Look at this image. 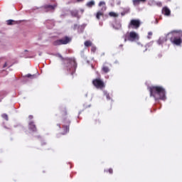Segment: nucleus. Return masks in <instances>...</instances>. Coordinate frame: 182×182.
Returning <instances> with one entry per match:
<instances>
[{
    "label": "nucleus",
    "mask_w": 182,
    "mask_h": 182,
    "mask_svg": "<svg viewBox=\"0 0 182 182\" xmlns=\"http://www.w3.org/2000/svg\"><path fill=\"white\" fill-rule=\"evenodd\" d=\"M150 96L155 100H166V90L161 86H151L149 87Z\"/></svg>",
    "instance_id": "nucleus-1"
},
{
    "label": "nucleus",
    "mask_w": 182,
    "mask_h": 182,
    "mask_svg": "<svg viewBox=\"0 0 182 182\" xmlns=\"http://www.w3.org/2000/svg\"><path fill=\"white\" fill-rule=\"evenodd\" d=\"M9 25H12V23H9Z\"/></svg>",
    "instance_id": "nucleus-38"
},
{
    "label": "nucleus",
    "mask_w": 182,
    "mask_h": 182,
    "mask_svg": "<svg viewBox=\"0 0 182 182\" xmlns=\"http://www.w3.org/2000/svg\"><path fill=\"white\" fill-rule=\"evenodd\" d=\"M102 5H106V3L105 1H100L99 3V6H102Z\"/></svg>",
    "instance_id": "nucleus-30"
},
{
    "label": "nucleus",
    "mask_w": 182,
    "mask_h": 182,
    "mask_svg": "<svg viewBox=\"0 0 182 182\" xmlns=\"http://www.w3.org/2000/svg\"><path fill=\"white\" fill-rule=\"evenodd\" d=\"M128 28L129 29H138V28H140V23H130Z\"/></svg>",
    "instance_id": "nucleus-16"
},
{
    "label": "nucleus",
    "mask_w": 182,
    "mask_h": 182,
    "mask_svg": "<svg viewBox=\"0 0 182 182\" xmlns=\"http://www.w3.org/2000/svg\"><path fill=\"white\" fill-rule=\"evenodd\" d=\"M162 14L165 16H170V15H171V11L170 9H168V7L165 6L162 9Z\"/></svg>",
    "instance_id": "nucleus-11"
},
{
    "label": "nucleus",
    "mask_w": 182,
    "mask_h": 182,
    "mask_svg": "<svg viewBox=\"0 0 182 182\" xmlns=\"http://www.w3.org/2000/svg\"><path fill=\"white\" fill-rule=\"evenodd\" d=\"M132 2L134 6H137V5H140V4H146L147 0H132Z\"/></svg>",
    "instance_id": "nucleus-14"
},
{
    "label": "nucleus",
    "mask_w": 182,
    "mask_h": 182,
    "mask_svg": "<svg viewBox=\"0 0 182 182\" xmlns=\"http://www.w3.org/2000/svg\"><path fill=\"white\" fill-rule=\"evenodd\" d=\"M170 38L171 43L180 46L182 43V31L173 30L168 33L167 35Z\"/></svg>",
    "instance_id": "nucleus-2"
},
{
    "label": "nucleus",
    "mask_w": 182,
    "mask_h": 182,
    "mask_svg": "<svg viewBox=\"0 0 182 182\" xmlns=\"http://www.w3.org/2000/svg\"><path fill=\"white\" fill-rule=\"evenodd\" d=\"M58 6V4H48L46 6V12H53V11H55V9H56V7Z\"/></svg>",
    "instance_id": "nucleus-12"
},
{
    "label": "nucleus",
    "mask_w": 182,
    "mask_h": 182,
    "mask_svg": "<svg viewBox=\"0 0 182 182\" xmlns=\"http://www.w3.org/2000/svg\"><path fill=\"white\" fill-rule=\"evenodd\" d=\"M95 1H88L87 4H86V6L88 7V8H92V6H95Z\"/></svg>",
    "instance_id": "nucleus-19"
},
{
    "label": "nucleus",
    "mask_w": 182,
    "mask_h": 182,
    "mask_svg": "<svg viewBox=\"0 0 182 182\" xmlns=\"http://www.w3.org/2000/svg\"><path fill=\"white\" fill-rule=\"evenodd\" d=\"M129 12H130V9L127 8V9H124V11L123 12L121 13V15L122 16H124V15H126V14H129Z\"/></svg>",
    "instance_id": "nucleus-22"
},
{
    "label": "nucleus",
    "mask_w": 182,
    "mask_h": 182,
    "mask_svg": "<svg viewBox=\"0 0 182 182\" xmlns=\"http://www.w3.org/2000/svg\"><path fill=\"white\" fill-rule=\"evenodd\" d=\"M151 36H153V32L149 31L148 33V36H147L148 39H151Z\"/></svg>",
    "instance_id": "nucleus-26"
},
{
    "label": "nucleus",
    "mask_w": 182,
    "mask_h": 182,
    "mask_svg": "<svg viewBox=\"0 0 182 182\" xmlns=\"http://www.w3.org/2000/svg\"><path fill=\"white\" fill-rule=\"evenodd\" d=\"M112 26H113L114 29L118 30V29H120V28H122V24H120V23H114L112 25Z\"/></svg>",
    "instance_id": "nucleus-20"
},
{
    "label": "nucleus",
    "mask_w": 182,
    "mask_h": 182,
    "mask_svg": "<svg viewBox=\"0 0 182 182\" xmlns=\"http://www.w3.org/2000/svg\"><path fill=\"white\" fill-rule=\"evenodd\" d=\"M140 39L139 34L134 31H131L128 35H125L124 42L129 41V42H137Z\"/></svg>",
    "instance_id": "nucleus-3"
},
{
    "label": "nucleus",
    "mask_w": 182,
    "mask_h": 182,
    "mask_svg": "<svg viewBox=\"0 0 182 182\" xmlns=\"http://www.w3.org/2000/svg\"><path fill=\"white\" fill-rule=\"evenodd\" d=\"M103 16V13L101 12V11H98L96 14V18L97 19H100V16Z\"/></svg>",
    "instance_id": "nucleus-25"
},
{
    "label": "nucleus",
    "mask_w": 182,
    "mask_h": 182,
    "mask_svg": "<svg viewBox=\"0 0 182 182\" xmlns=\"http://www.w3.org/2000/svg\"><path fill=\"white\" fill-rule=\"evenodd\" d=\"M92 85L96 89H105V82L100 78H96L92 80Z\"/></svg>",
    "instance_id": "nucleus-6"
},
{
    "label": "nucleus",
    "mask_w": 182,
    "mask_h": 182,
    "mask_svg": "<svg viewBox=\"0 0 182 182\" xmlns=\"http://www.w3.org/2000/svg\"><path fill=\"white\" fill-rule=\"evenodd\" d=\"M85 12L84 9H80V11L77 10H74L71 11V15L72 16H75V18H80V14L82 15L83 13Z\"/></svg>",
    "instance_id": "nucleus-9"
},
{
    "label": "nucleus",
    "mask_w": 182,
    "mask_h": 182,
    "mask_svg": "<svg viewBox=\"0 0 182 182\" xmlns=\"http://www.w3.org/2000/svg\"><path fill=\"white\" fill-rule=\"evenodd\" d=\"M109 16H112V18H117L119 16V14L117 13H114L113 11H111L109 13Z\"/></svg>",
    "instance_id": "nucleus-21"
},
{
    "label": "nucleus",
    "mask_w": 182,
    "mask_h": 182,
    "mask_svg": "<svg viewBox=\"0 0 182 182\" xmlns=\"http://www.w3.org/2000/svg\"><path fill=\"white\" fill-rule=\"evenodd\" d=\"M60 114L62 122L70 121L69 118H68V109L65 107L61 108Z\"/></svg>",
    "instance_id": "nucleus-7"
},
{
    "label": "nucleus",
    "mask_w": 182,
    "mask_h": 182,
    "mask_svg": "<svg viewBox=\"0 0 182 182\" xmlns=\"http://www.w3.org/2000/svg\"><path fill=\"white\" fill-rule=\"evenodd\" d=\"M76 68H77V64L74 58H70L68 60V70L71 75H73L76 72Z\"/></svg>",
    "instance_id": "nucleus-5"
},
{
    "label": "nucleus",
    "mask_w": 182,
    "mask_h": 182,
    "mask_svg": "<svg viewBox=\"0 0 182 182\" xmlns=\"http://www.w3.org/2000/svg\"><path fill=\"white\" fill-rule=\"evenodd\" d=\"M28 129L31 132H36V125H35L33 122H29Z\"/></svg>",
    "instance_id": "nucleus-13"
},
{
    "label": "nucleus",
    "mask_w": 182,
    "mask_h": 182,
    "mask_svg": "<svg viewBox=\"0 0 182 182\" xmlns=\"http://www.w3.org/2000/svg\"><path fill=\"white\" fill-rule=\"evenodd\" d=\"M166 41H167V39H166L164 38H160L157 41V43H158V45H163L164 43V42H166Z\"/></svg>",
    "instance_id": "nucleus-18"
},
{
    "label": "nucleus",
    "mask_w": 182,
    "mask_h": 182,
    "mask_svg": "<svg viewBox=\"0 0 182 182\" xmlns=\"http://www.w3.org/2000/svg\"><path fill=\"white\" fill-rule=\"evenodd\" d=\"M77 2H82V1H83V0H77Z\"/></svg>",
    "instance_id": "nucleus-34"
},
{
    "label": "nucleus",
    "mask_w": 182,
    "mask_h": 182,
    "mask_svg": "<svg viewBox=\"0 0 182 182\" xmlns=\"http://www.w3.org/2000/svg\"><path fill=\"white\" fill-rule=\"evenodd\" d=\"M58 129H60V124H58Z\"/></svg>",
    "instance_id": "nucleus-33"
},
{
    "label": "nucleus",
    "mask_w": 182,
    "mask_h": 182,
    "mask_svg": "<svg viewBox=\"0 0 182 182\" xmlns=\"http://www.w3.org/2000/svg\"><path fill=\"white\" fill-rule=\"evenodd\" d=\"M102 70L104 72V73H109V72H110L109 67L105 65L102 66Z\"/></svg>",
    "instance_id": "nucleus-17"
},
{
    "label": "nucleus",
    "mask_w": 182,
    "mask_h": 182,
    "mask_svg": "<svg viewBox=\"0 0 182 182\" xmlns=\"http://www.w3.org/2000/svg\"><path fill=\"white\" fill-rule=\"evenodd\" d=\"M71 41L72 38L69 36H65L61 39L53 41V45L54 46H60V45H68V43H70Z\"/></svg>",
    "instance_id": "nucleus-4"
},
{
    "label": "nucleus",
    "mask_w": 182,
    "mask_h": 182,
    "mask_svg": "<svg viewBox=\"0 0 182 182\" xmlns=\"http://www.w3.org/2000/svg\"><path fill=\"white\" fill-rule=\"evenodd\" d=\"M27 77H31V79H35V77H36V75H31V74H28Z\"/></svg>",
    "instance_id": "nucleus-28"
},
{
    "label": "nucleus",
    "mask_w": 182,
    "mask_h": 182,
    "mask_svg": "<svg viewBox=\"0 0 182 182\" xmlns=\"http://www.w3.org/2000/svg\"><path fill=\"white\" fill-rule=\"evenodd\" d=\"M4 68H6V63L4 65Z\"/></svg>",
    "instance_id": "nucleus-36"
},
{
    "label": "nucleus",
    "mask_w": 182,
    "mask_h": 182,
    "mask_svg": "<svg viewBox=\"0 0 182 182\" xmlns=\"http://www.w3.org/2000/svg\"><path fill=\"white\" fill-rule=\"evenodd\" d=\"M91 50L92 52H96V47L92 46Z\"/></svg>",
    "instance_id": "nucleus-31"
},
{
    "label": "nucleus",
    "mask_w": 182,
    "mask_h": 182,
    "mask_svg": "<svg viewBox=\"0 0 182 182\" xmlns=\"http://www.w3.org/2000/svg\"><path fill=\"white\" fill-rule=\"evenodd\" d=\"M107 97L109 99V95H107Z\"/></svg>",
    "instance_id": "nucleus-37"
},
{
    "label": "nucleus",
    "mask_w": 182,
    "mask_h": 182,
    "mask_svg": "<svg viewBox=\"0 0 182 182\" xmlns=\"http://www.w3.org/2000/svg\"><path fill=\"white\" fill-rule=\"evenodd\" d=\"M141 21L139 19H132L130 23H140Z\"/></svg>",
    "instance_id": "nucleus-24"
},
{
    "label": "nucleus",
    "mask_w": 182,
    "mask_h": 182,
    "mask_svg": "<svg viewBox=\"0 0 182 182\" xmlns=\"http://www.w3.org/2000/svg\"><path fill=\"white\" fill-rule=\"evenodd\" d=\"M43 9H46V6H43Z\"/></svg>",
    "instance_id": "nucleus-35"
},
{
    "label": "nucleus",
    "mask_w": 182,
    "mask_h": 182,
    "mask_svg": "<svg viewBox=\"0 0 182 182\" xmlns=\"http://www.w3.org/2000/svg\"><path fill=\"white\" fill-rule=\"evenodd\" d=\"M62 123H63V130L62 134H68V133H69L70 121H62Z\"/></svg>",
    "instance_id": "nucleus-8"
},
{
    "label": "nucleus",
    "mask_w": 182,
    "mask_h": 182,
    "mask_svg": "<svg viewBox=\"0 0 182 182\" xmlns=\"http://www.w3.org/2000/svg\"><path fill=\"white\" fill-rule=\"evenodd\" d=\"M28 118H29L30 119H33V116L30 115V116L28 117Z\"/></svg>",
    "instance_id": "nucleus-32"
},
{
    "label": "nucleus",
    "mask_w": 182,
    "mask_h": 182,
    "mask_svg": "<svg viewBox=\"0 0 182 182\" xmlns=\"http://www.w3.org/2000/svg\"><path fill=\"white\" fill-rule=\"evenodd\" d=\"M148 5L149 6H162L161 1H156L155 0H149Z\"/></svg>",
    "instance_id": "nucleus-10"
},
{
    "label": "nucleus",
    "mask_w": 182,
    "mask_h": 182,
    "mask_svg": "<svg viewBox=\"0 0 182 182\" xmlns=\"http://www.w3.org/2000/svg\"><path fill=\"white\" fill-rule=\"evenodd\" d=\"M84 45H85V46H86V48H89V46H92V41H86L84 43Z\"/></svg>",
    "instance_id": "nucleus-23"
},
{
    "label": "nucleus",
    "mask_w": 182,
    "mask_h": 182,
    "mask_svg": "<svg viewBox=\"0 0 182 182\" xmlns=\"http://www.w3.org/2000/svg\"><path fill=\"white\" fill-rule=\"evenodd\" d=\"M105 171H107H107H108V173H109V174H113V169H112V168H109L108 170Z\"/></svg>",
    "instance_id": "nucleus-29"
},
{
    "label": "nucleus",
    "mask_w": 182,
    "mask_h": 182,
    "mask_svg": "<svg viewBox=\"0 0 182 182\" xmlns=\"http://www.w3.org/2000/svg\"><path fill=\"white\" fill-rule=\"evenodd\" d=\"M13 22H14V23H22V22H28V21H26V20L14 21L12 19H9V20L6 21L7 23H13Z\"/></svg>",
    "instance_id": "nucleus-15"
},
{
    "label": "nucleus",
    "mask_w": 182,
    "mask_h": 182,
    "mask_svg": "<svg viewBox=\"0 0 182 182\" xmlns=\"http://www.w3.org/2000/svg\"><path fill=\"white\" fill-rule=\"evenodd\" d=\"M1 117H3V119H5V120H9V119H8V114H3L2 115H1Z\"/></svg>",
    "instance_id": "nucleus-27"
}]
</instances>
